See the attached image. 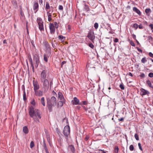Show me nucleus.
<instances>
[{
    "label": "nucleus",
    "instance_id": "f257e3e1",
    "mask_svg": "<svg viewBox=\"0 0 153 153\" xmlns=\"http://www.w3.org/2000/svg\"><path fill=\"white\" fill-rule=\"evenodd\" d=\"M29 114L35 122H39V119L42 117L40 111L37 109H34L33 106H31L29 109Z\"/></svg>",
    "mask_w": 153,
    "mask_h": 153
},
{
    "label": "nucleus",
    "instance_id": "f03ea898",
    "mask_svg": "<svg viewBox=\"0 0 153 153\" xmlns=\"http://www.w3.org/2000/svg\"><path fill=\"white\" fill-rule=\"evenodd\" d=\"M47 106L49 112L52 111V108L56 104V99L54 96L52 97L51 98L47 99Z\"/></svg>",
    "mask_w": 153,
    "mask_h": 153
},
{
    "label": "nucleus",
    "instance_id": "7ed1b4c3",
    "mask_svg": "<svg viewBox=\"0 0 153 153\" xmlns=\"http://www.w3.org/2000/svg\"><path fill=\"white\" fill-rule=\"evenodd\" d=\"M48 77H41V80L43 83V87L45 89L48 90L49 86V82Z\"/></svg>",
    "mask_w": 153,
    "mask_h": 153
},
{
    "label": "nucleus",
    "instance_id": "20e7f679",
    "mask_svg": "<svg viewBox=\"0 0 153 153\" xmlns=\"http://www.w3.org/2000/svg\"><path fill=\"white\" fill-rule=\"evenodd\" d=\"M70 128L69 126H66L64 128L63 134L66 137V139L68 140V136L70 134Z\"/></svg>",
    "mask_w": 153,
    "mask_h": 153
},
{
    "label": "nucleus",
    "instance_id": "39448f33",
    "mask_svg": "<svg viewBox=\"0 0 153 153\" xmlns=\"http://www.w3.org/2000/svg\"><path fill=\"white\" fill-rule=\"evenodd\" d=\"M87 36L92 42H94L95 36L93 30H90L89 31Z\"/></svg>",
    "mask_w": 153,
    "mask_h": 153
},
{
    "label": "nucleus",
    "instance_id": "423d86ee",
    "mask_svg": "<svg viewBox=\"0 0 153 153\" xmlns=\"http://www.w3.org/2000/svg\"><path fill=\"white\" fill-rule=\"evenodd\" d=\"M37 22L38 24L39 30L41 31L44 30L43 22L42 19L40 18H37Z\"/></svg>",
    "mask_w": 153,
    "mask_h": 153
},
{
    "label": "nucleus",
    "instance_id": "0eeeda50",
    "mask_svg": "<svg viewBox=\"0 0 153 153\" xmlns=\"http://www.w3.org/2000/svg\"><path fill=\"white\" fill-rule=\"evenodd\" d=\"M33 61L35 62V66L36 68L38 67L39 63V57L38 54H36L34 55Z\"/></svg>",
    "mask_w": 153,
    "mask_h": 153
},
{
    "label": "nucleus",
    "instance_id": "6e6552de",
    "mask_svg": "<svg viewBox=\"0 0 153 153\" xmlns=\"http://www.w3.org/2000/svg\"><path fill=\"white\" fill-rule=\"evenodd\" d=\"M33 79V82L34 87V91H35L38 90L39 88V85L38 82L36 80H35V78L34 77Z\"/></svg>",
    "mask_w": 153,
    "mask_h": 153
},
{
    "label": "nucleus",
    "instance_id": "1a4fd4ad",
    "mask_svg": "<svg viewBox=\"0 0 153 153\" xmlns=\"http://www.w3.org/2000/svg\"><path fill=\"white\" fill-rule=\"evenodd\" d=\"M50 32L51 34H54L55 32V27L53 23H50L49 25Z\"/></svg>",
    "mask_w": 153,
    "mask_h": 153
},
{
    "label": "nucleus",
    "instance_id": "9d476101",
    "mask_svg": "<svg viewBox=\"0 0 153 153\" xmlns=\"http://www.w3.org/2000/svg\"><path fill=\"white\" fill-rule=\"evenodd\" d=\"M140 94L141 96L147 95H148L149 94V92L147 90H145V89L141 88L140 89Z\"/></svg>",
    "mask_w": 153,
    "mask_h": 153
},
{
    "label": "nucleus",
    "instance_id": "9b49d317",
    "mask_svg": "<svg viewBox=\"0 0 153 153\" xmlns=\"http://www.w3.org/2000/svg\"><path fill=\"white\" fill-rule=\"evenodd\" d=\"M72 102H73V104L74 105H81V103H79V100L76 97L74 98V100L72 101Z\"/></svg>",
    "mask_w": 153,
    "mask_h": 153
},
{
    "label": "nucleus",
    "instance_id": "f8f14e48",
    "mask_svg": "<svg viewBox=\"0 0 153 153\" xmlns=\"http://www.w3.org/2000/svg\"><path fill=\"white\" fill-rule=\"evenodd\" d=\"M34 91L35 94L37 96L40 97L43 95V92L40 90L35 91Z\"/></svg>",
    "mask_w": 153,
    "mask_h": 153
},
{
    "label": "nucleus",
    "instance_id": "ddd939ff",
    "mask_svg": "<svg viewBox=\"0 0 153 153\" xmlns=\"http://www.w3.org/2000/svg\"><path fill=\"white\" fill-rule=\"evenodd\" d=\"M33 9L34 10H36L35 13L39 9V4L38 2H34Z\"/></svg>",
    "mask_w": 153,
    "mask_h": 153
},
{
    "label": "nucleus",
    "instance_id": "4468645a",
    "mask_svg": "<svg viewBox=\"0 0 153 153\" xmlns=\"http://www.w3.org/2000/svg\"><path fill=\"white\" fill-rule=\"evenodd\" d=\"M133 10L134 11L136 12L138 14L140 15L141 13L140 10L138 9L137 7H134L133 8Z\"/></svg>",
    "mask_w": 153,
    "mask_h": 153
},
{
    "label": "nucleus",
    "instance_id": "2eb2a0df",
    "mask_svg": "<svg viewBox=\"0 0 153 153\" xmlns=\"http://www.w3.org/2000/svg\"><path fill=\"white\" fill-rule=\"evenodd\" d=\"M58 97L61 100H62L64 99V97L62 94L60 92H59L58 93Z\"/></svg>",
    "mask_w": 153,
    "mask_h": 153
},
{
    "label": "nucleus",
    "instance_id": "dca6fc26",
    "mask_svg": "<svg viewBox=\"0 0 153 153\" xmlns=\"http://www.w3.org/2000/svg\"><path fill=\"white\" fill-rule=\"evenodd\" d=\"M47 13L48 16V20L49 22H50L52 20L51 14V13H49V11Z\"/></svg>",
    "mask_w": 153,
    "mask_h": 153
},
{
    "label": "nucleus",
    "instance_id": "f3484780",
    "mask_svg": "<svg viewBox=\"0 0 153 153\" xmlns=\"http://www.w3.org/2000/svg\"><path fill=\"white\" fill-rule=\"evenodd\" d=\"M58 38L62 42L65 41V38L62 35H59L58 37Z\"/></svg>",
    "mask_w": 153,
    "mask_h": 153
},
{
    "label": "nucleus",
    "instance_id": "a211bd4d",
    "mask_svg": "<svg viewBox=\"0 0 153 153\" xmlns=\"http://www.w3.org/2000/svg\"><path fill=\"white\" fill-rule=\"evenodd\" d=\"M23 131L25 134H27L29 131L27 126H25L23 127Z\"/></svg>",
    "mask_w": 153,
    "mask_h": 153
},
{
    "label": "nucleus",
    "instance_id": "6ab92c4d",
    "mask_svg": "<svg viewBox=\"0 0 153 153\" xmlns=\"http://www.w3.org/2000/svg\"><path fill=\"white\" fill-rule=\"evenodd\" d=\"M28 60H29V61L30 62V64L31 65V67H32L33 70V71L34 70V66H33V63L32 59V58H30L28 59Z\"/></svg>",
    "mask_w": 153,
    "mask_h": 153
},
{
    "label": "nucleus",
    "instance_id": "aec40b11",
    "mask_svg": "<svg viewBox=\"0 0 153 153\" xmlns=\"http://www.w3.org/2000/svg\"><path fill=\"white\" fill-rule=\"evenodd\" d=\"M12 3L14 7L15 8H16L17 7V4L16 1L15 0H13L12 1Z\"/></svg>",
    "mask_w": 153,
    "mask_h": 153
},
{
    "label": "nucleus",
    "instance_id": "412c9836",
    "mask_svg": "<svg viewBox=\"0 0 153 153\" xmlns=\"http://www.w3.org/2000/svg\"><path fill=\"white\" fill-rule=\"evenodd\" d=\"M70 149L71 151L73 153H74L75 151V148L74 146L73 145H71L69 146Z\"/></svg>",
    "mask_w": 153,
    "mask_h": 153
},
{
    "label": "nucleus",
    "instance_id": "4be33fe9",
    "mask_svg": "<svg viewBox=\"0 0 153 153\" xmlns=\"http://www.w3.org/2000/svg\"><path fill=\"white\" fill-rule=\"evenodd\" d=\"M41 102L42 105L44 106H45V98L44 97H42L41 99Z\"/></svg>",
    "mask_w": 153,
    "mask_h": 153
},
{
    "label": "nucleus",
    "instance_id": "5701e85b",
    "mask_svg": "<svg viewBox=\"0 0 153 153\" xmlns=\"http://www.w3.org/2000/svg\"><path fill=\"white\" fill-rule=\"evenodd\" d=\"M146 84L150 87L153 88V86L152 85L151 82L150 80H148L147 81Z\"/></svg>",
    "mask_w": 153,
    "mask_h": 153
},
{
    "label": "nucleus",
    "instance_id": "b1692460",
    "mask_svg": "<svg viewBox=\"0 0 153 153\" xmlns=\"http://www.w3.org/2000/svg\"><path fill=\"white\" fill-rule=\"evenodd\" d=\"M46 71L45 70H43L41 73V75L42 76H46Z\"/></svg>",
    "mask_w": 153,
    "mask_h": 153
},
{
    "label": "nucleus",
    "instance_id": "393cba45",
    "mask_svg": "<svg viewBox=\"0 0 153 153\" xmlns=\"http://www.w3.org/2000/svg\"><path fill=\"white\" fill-rule=\"evenodd\" d=\"M141 62L143 63H145L147 62L146 58V57H144L141 60Z\"/></svg>",
    "mask_w": 153,
    "mask_h": 153
},
{
    "label": "nucleus",
    "instance_id": "a878e982",
    "mask_svg": "<svg viewBox=\"0 0 153 153\" xmlns=\"http://www.w3.org/2000/svg\"><path fill=\"white\" fill-rule=\"evenodd\" d=\"M84 9L86 11H88L89 10H90V9L88 7V6L86 5V4L85 6Z\"/></svg>",
    "mask_w": 153,
    "mask_h": 153
},
{
    "label": "nucleus",
    "instance_id": "bb28decb",
    "mask_svg": "<svg viewBox=\"0 0 153 153\" xmlns=\"http://www.w3.org/2000/svg\"><path fill=\"white\" fill-rule=\"evenodd\" d=\"M45 8L46 9H48L50 8L49 4L48 2L46 3Z\"/></svg>",
    "mask_w": 153,
    "mask_h": 153
},
{
    "label": "nucleus",
    "instance_id": "cd10ccee",
    "mask_svg": "<svg viewBox=\"0 0 153 153\" xmlns=\"http://www.w3.org/2000/svg\"><path fill=\"white\" fill-rule=\"evenodd\" d=\"M151 10L150 8L146 9L145 10V12L147 15V14Z\"/></svg>",
    "mask_w": 153,
    "mask_h": 153
},
{
    "label": "nucleus",
    "instance_id": "c85d7f7f",
    "mask_svg": "<svg viewBox=\"0 0 153 153\" xmlns=\"http://www.w3.org/2000/svg\"><path fill=\"white\" fill-rule=\"evenodd\" d=\"M44 60L46 62H48V58L46 54H44L43 58Z\"/></svg>",
    "mask_w": 153,
    "mask_h": 153
},
{
    "label": "nucleus",
    "instance_id": "c756f323",
    "mask_svg": "<svg viewBox=\"0 0 153 153\" xmlns=\"http://www.w3.org/2000/svg\"><path fill=\"white\" fill-rule=\"evenodd\" d=\"M34 146V143L33 141H31L30 144V147L31 148H32Z\"/></svg>",
    "mask_w": 153,
    "mask_h": 153
},
{
    "label": "nucleus",
    "instance_id": "7c9ffc66",
    "mask_svg": "<svg viewBox=\"0 0 153 153\" xmlns=\"http://www.w3.org/2000/svg\"><path fill=\"white\" fill-rule=\"evenodd\" d=\"M54 25L55 26V27L56 28H58L59 27V25L58 24L57 22H54Z\"/></svg>",
    "mask_w": 153,
    "mask_h": 153
},
{
    "label": "nucleus",
    "instance_id": "2f4dec72",
    "mask_svg": "<svg viewBox=\"0 0 153 153\" xmlns=\"http://www.w3.org/2000/svg\"><path fill=\"white\" fill-rule=\"evenodd\" d=\"M98 24L96 22L94 23V27H95L96 29H97L98 28Z\"/></svg>",
    "mask_w": 153,
    "mask_h": 153
},
{
    "label": "nucleus",
    "instance_id": "473e14b6",
    "mask_svg": "<svg viewBox=\"0 0 153 153\" xmlns=\"http://www.w3.org/2000/svg\"><path fill=\"white\" fill-rule=\"evenodd\" d=\"M119 148L117 146H116L114 148V152L115 153H118Z\"/></svg>",
    "mask_w": 153,
    "mask_h": 153
},
{
    "label": "nucleus",
    "instance_id": "72a5a7b5",
    "mask_svg": "<svg viewBox=\"0 0 153 153\" xmlns=\"http://www.w3.org/2000/svg\"><path fill=\"white\" fill-rule=\"evenodd\" d=\"M88 46H89V47H90V48L92 49H93L94 47V45L92 43H88Z\"/></svg>",
    "mask_w": 153,
    "mask_h": 153
},
{
    "label": "nucleus",
    "instance_id": "f704fd0d",
    "mask_svg": "<svg viewBox=\"0 0 153 153\" xmlns=\"http://www.w3.org/2000/svg\"><path fill=\"white\" fill-rule=\"evenodd\" d=\"M45 46L47 49H49L50 48V46L48 42L46 43L45 44Z\"/></svg>",
    "mask_w": 153,
    "mask_h": 153
},
{
    "label": "nucleus",
    "instance_id": "c9c22d12",
    "mask_svg": "<svg viewBox=\"0 0 153 153\" xmlns=\"http://www.w3.org/2000/svg\"><path fill=\"white\" fill-rule=\"evenodd\" d=\"M119 86L121 89L124 90V86L122 83L120 84Z\"/></svg>",
    "mask_w": 153,
    "mask_h": 153
},
{
    "label": "nucleus",
    "instance_id": "e433bc0d",
    "mask_svg": "<svg viewBox=\"0 0 153 153\" xmlns=\"http://www.w3.org/2000/svg\"><path fill=\"white\" fill-rule=\"evenodd\" d=\"M134 137H135V139L137 140H139V138L138 135L137 134H135Z\"/></svg>",
    "mask_w": 153,
    "mask_h": 153
},
{
    "label": "nucleus",
    "instance_id": "4c0bfd02",
    "mask_svg": "<svg viewBox=\"0 0 153 153\" xmlns=\"http://www.w3.org/2000/svg\"><path fill=\"white\" fill-rule=\"evenodd\" d=\"M129 149L130 151H132L134 149V147L132 145H131L129 146Z\"/></svg>",
    "mask_w": 153,
    "mask_h": 153
},
{
    "label": "nucleus",
    "instance_id": "58836bf2",
    "mask_svg": "<svg viewBox=\"0 0 153 153\" xmlns=\"http://www.w3.org/2000/svg\"><path fill=\"white\" fill-rule=\"evenodd\" d=\"M62 100L60 101L58 103V105H59L62 106L63 105V102L62 101Z\"/></svg>",
    "mask_w": 153,
    "mask_h": 153
},
{
    "label": "nucleus",
    "instance_id": "ea45409f",
    "mask_svg": "<svg viewBox=\"0 0 153 153\" xmlns=\"http://www.w3.org/2000/svg\"><path fill=\"white\" fill-rule=\"evenodd\" d=\"M20 14L21 16L22 17H24L25 15L23 12L22 11V9L20 10Z\"/></svg>",
    "mask_w": 153,
    "mask_h": 153
},
{
    "label": "nucleus",
    "instance_id": "a19ab883",
    "mask_svg": "<svg viewBox=\"0 0 153 153\" xmlns=\"http://www.w3.org/2000/svg\"><path fill=\"white\" fill-rule=\"evenodd\" d=\"M147 38L148 39V40L149 42H150V41L152 40V38L150 36H148Z\"/></svg>",
    "mask_w": 153,
    "mask_h": 153
},
{
    "label": "nucleus",
    "instance_id": "79ce46f5",
    "mask_svg": "<svg viewBox=\"0 0 153 153\" xmlns=\"http://www.w3.org/2000/svg\"><path fill=\"white\" fill-rule=\"evenodd\" d=\"M130 44L133 46H135V44L132 41H130Z\"/></svg>",
    "mask_w": 153,
    "mask_h": 153
},
{
    "label": "nucleus",
    "instance_id": "37998d69",
    "mask_svg": "<svg viewBox=\"0 0 153 153\" xmlns=\"http://www.w3.org/2000/svg\"><path fill=\"white\" fill-rule=\"evenodd\" d=\"M23 97L24 100H25L26 99V94L25 93V91L24 92V93L23 95Z\"/></svg>",
    "mask_w": 153,
    "mask_h": 153
},
{
    "label": "nucleus",
    "instance_id": "c03bdc74",
    "mask_svg": "<svg viewBox=\"0 0 153 153\" xmlns=\"http://www.w3.org/2000/svg\"><path fill=\"white\" fill-rule=\"evenodd\" d=\"M134 27L137 29L138 27V25L137 23H135L133 25Z\"/></svg>",
    "mask_w": 153,
    "mask_h": 153
},
{
    "label": "nucleus",
    "instance_id": "a18cd8bd",
    "mask_svg": "<svg viewBox=\"0 0 153 153\" xmlns=\"http://www.w3.org/2000/svg\"><path fill=\"white\" fill-rule=\"evenodd\" d=\"M138 146L139 147L141 151H143V149L141 146V144L140 143H138Z\"/></svg>",
    "mask_w": 153,
    "mask_h": 153
},
{
    "label": "nucleus",
    "instance_id": "49530a36",
    "mask_svg": "<svg viewBox=\"0 0 153 153\" xmlns=\"http://www.w3.org/2000/svg\"><path fill=\"white\" fill-rule=\"evenodd\" d=\"M43 146L45 149V150H46V149H48L46 144L44 142L43 143Z\"/></svg>",
    "mask_w": 153,
    "mask_h": 153
},
{
    "label": "nucleus",
    "instance_id": "de8ad7c7",
    "mask_svg": "<svg viewBox=\"0 0 153 153\" xmlns=\"http://www.w3.org/2000/svg\"><path fill=\"white\" fill-rule=\"evenodd\" d=\"M68 31L70 32L71 29V26L70 25H68Z\"/></svg>",
    "mask_w": 153,
    "mask_h": 153
},
{
    "label": "nucleus",
    "instance_id": "09e8293b",
    "mask_svg": "<svg viewBox=\"0 0 153 153\" xmlns=\"http://www.w3.org/2000/svg\"><path fill=\"white\" fill-rule=\"evenodd\" d=\"M149 55L150 57L153 58V54L151 52H149Z\"/></svg>",
    "mask_w": 153,
    "mask_h": 153
},
{
    "label": "nucleus",
    "instance_id": "8fccbe9b",
    "mask_svg": "<svg viewBox=\"0 0 153 153\" xmlns=\"http://www.w3.org/2000/svg\"><path fill=\"white\" fill-rule=\"evenodd\" d=\"M59 9L60 10H62L63 9V7L62 5H59Z\"/></svg>",
    "mask_w": 153,
    "mask_h": 153
},
{
    "label": "nucleus",
    "instance_id": "3c124183",
    "mask_svg": "<svg viewBox=\"0 0 153 153\" xmlns=\"http://www.w3.org/2000/svg\"><path fill=\"white\" fill-rule=\"evenodd\" d=\"M31 103L33 105H35V101L34 100H32L31 102Z\"/></svg>",
    "mask_w": 153,
    "mask_h": 153
},
{
    "label": "nucleus",
    "instance_id": "603ef678",
    "mask_svg": "<svg viewBox=\"0 0 153 153\" xmlns=\"http://www.w3.org/2000/svg\"><path fill=\"white\" fill-rule=\"evenodd\" d=\"M148 76H153V73H150L148 74Z\"/></svg>",
    "mask_w": 153,
    "mask_h": 153
},
{
    "label": "nucleus",
    "instance_id": "864d4df0",
    "mask_svg": "<svg viewBox=\"0 0 153 153\" xmlns=\"http://www.w3.org/2000/svg\"><path fill=\"white\" fill-rule=\"evenodd\" d=\"M89 137L87 135L85 138V141H87L89 139Z\"/></svg>",
    "mask_w": 153,
    "mask_h": 153
},
{
    "label": "nucleus",
    "instance_id": "5fc2aeb1",
    "mask_svg": "<svg viewBox=\"0 0 153 153\" xmlns=\"http://www.w3.org/2000/svg\"><path fill=\"white\" fill-rule=\"evenodd\" d=\"M114 42H118V39L117 38H115L114 40Z\"/></svg>",
    "mask_w": 153,
    "mask_h": 153
},
{
    "label": "nucleus",
    "instance_id": "6e6d98bb",
    "mask_svg": "<svg viewBox=\"0 0 153 153\" xmlns=\"http://www.w3.org/2000/svg\"><path fill=\"white\" fill-rule=\"evenodd\" d=\"M124 118H120L119 119H118L119 121H123L124 120Z\"/></svg>",
    "mask_w": 153,
    "mask_h": 153
},
{
    "label": "nucleus",
    "instance_id": "4d7b16f0",
    "mask_svg": "<svg viewBox=\"0 0 153 153\" xmlns=\"http://www.w3.org/2000/svg\"><path fill=\"white\" fill-rule=\"evenodd\" d=\"M137 48V49L138 51L139 52H140L141 53H142V51L141 49H140V48H138V47Z\"/></svg>",
    "mask_w": 153,
    "mask_h": 153
},
{
    "label": "nucleus",
    "instance_id": "13d9d810",
    "mask_svg": "<svg viewBox=\"0 0 153 153\" xmlns=\"http://www.w3.org/2000/svg\"><path fill=\"white\" fill-rule=\"evenodd\" d=\"M82 102L83 104L84 105H86L87 104V102L86 101H83Z\"/></svg>",
    "mask_w": 153,
    "mask_h": 153
},
{
    "label": "nucleus",
    "instance_id": "bf43d9fd",
    "mask_svg": "<svg viewBox=\"0 0 153 153\" xmlns=\"http://www.w3.org/2000/svg\"><path fill=\"white\" fill-rule=\"evenodd\" d=\"M149 26L151 27L152 30L153 29V24H150L149 25Z\"/></svg>",
    "mask_w": 153,
    "mask_h": 153
},
{
    "label": "nucleus",
    "instance_id": "052dcab7",
    "mask_svg": "<svg viewBox=\"0 0 153 153\" xmlns=\"http://www.w3.org/2000/svg\"><path fill=\"white\" fill-rule=\"evenodd\" d=\"M99 151H101V153H106V152H105L104 150L102 149H99Z\"/></svg>",
    "mask_w": 153,
    "mask_h": 153
},
{
    "label": "nucleus",
    "instance_id": "680f3d73",
    "mask_svg": "<svg viewBox=\"0 0 153 153\" xmlns=\"http://www.w3.org/2000/svg\"><path fill=\"white\" fill-rule=\"evenodd\" d=\"M31 44H32V45H33V47H35L33 41L32 40H31Z\"/></svg>",
    "mask_w": 153,
    "mask_h": 153
},
{
    "label": "nucleus",
    "instance_id": "e2e57ef3",
    "mask_svg": "<svg viewBox=\"0 0 153 153\" xmlns=\"http://www.w3.org/2000/svg\"><path fill=\"white\" fill-rule=\"evenodd\" d=\"M143 27V26L141 24H140L139 26V28L140 29H142Z\"/></svg>",
    "mask_w": 153,
    "mask_h": 153
},
{
    "label": "nucleus",
    "instance_id": "0e129e2a",
    "mask_svg": "<svg viewBox=\"0 0 153 153\" xmlns=\"http://www.w3.org/2000/svg\"><path fill=\"white\" fill-rule=\"evenodd\" d=\"M52 93H53V95H55V96L56 95V96L57 95L56 94V93L54 91H53Z\"/></svg>",
    "mask_w": 153,
    "mask_h": 153
},
{
    "label": "nucleus",
    "instance_id": "69168bd1",
    "mask_svg": "<svg viewBox=\"0 0 153 153\" xmlns=\"http://www.w3.org/2000/svg\"><path fill=\"white\" fill-rule=\"evenodd\" d=\"M145 76V74L143 73H142L140 75V76Z\"/></svg>",
    "mask_w": 153,
    "mask_h": 153
},
{
    "label": "nucleus",
    "instance_id": "338daca9",
    "mask_svg": "<svg viewBox=\"0 0 153 153\" xmlns=\"http://www.w3.org/2000/svg\"><path fill=\"white\" fill-rule=\"evenodd\" d=\"M43 3V1L42 0H39V3L40 4H42Z\"/></svg>",
    "mask_w": 153,
    "mask_h": 153
},
{
    "label": "nucleus",
    "instance_id": "774afa93",
    "mask_svg": "<svg viewBox=\"0 0 153 153\" xmlns=\"http://www.w3.org/2000/svg\"><path fill=\"white\" fill-rule=\"evenodd\" d=\"M83 107L84 108V109L86 111H87L88 109L85 107V106H83Z\"/></svg>",
    "mask_w": 153,
    "mask_h": 153
}]
</instances>
